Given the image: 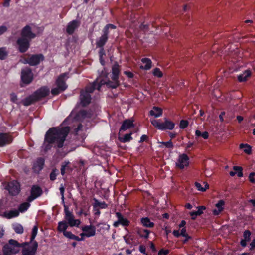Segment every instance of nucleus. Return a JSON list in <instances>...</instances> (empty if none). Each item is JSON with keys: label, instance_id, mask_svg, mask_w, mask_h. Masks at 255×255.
I'll return each mask as SVG.
<instances>
[{"label": "nucleus", "instance_id": "obj_43", "mask_svg": "<svg viewBox=\"0 0 255 255\" xmlns=\"http://www.w3.org/2000/svg\"><path fill=\"white\" fill-rule=\"evenodd\" d=\"M153 74L158 78H161L163 76V73L158 68H155L153 70Z\"/></svg>", "mask_w": 255, "mask_h": 255}, {"label": "nucleus", "instance_id": "obj_11", "mask_svg": "<svg viewBox=\"0 0 255 255\" xmlns=\"http://www.w3.org/2000/svg\"><path fill=\"white\" fill-rule=\"evenodd\" d=\"M21 79L23 84H28L33 79V74L30 69L26 68L21 71Z\"/></svg>", "mask_w": 255, "mask_h": 255}, {"label": "nucleus", "instance_id": "obj_1", "mask_svg": "<svg viewBox=\"0 0 255 255\" xmlns=\"http://www.w3.org/2000/svg\"><path fill=\"white\" fill-rule=\"evenodd\" d=\"M38 232V227L34 226L32 230L29 242L19 243L17 241L10 239L3 248V253L5 255H12L17 253L22 247L21 255H35L38 248V243L34 241Z\"/></svg>", "mask_w": 255, "mask_h": 255}, {"label": "nucleus", "instance_id": "obj_54", "mask_svg": "<svg viewBox=\"0 0 255 255\" xmlns=\"http://www.w3.org/2000/svg\"><path fill=\"white\" fill-rule=\"evenodd\" d=\"M10 98L12 102L15 103L17 100V95L15 93H11L10 95Z\"/></svg>", "mask_w": 255, "mask_h": 255}, {"label": "nucleus", "instance_id": "obj_32", "mask_svg": "<svg viewBox=\"0 0 255 255\" xmlns=\"http://www.w3.org/2000/svg\"><path fill=\"white\" fill-rule=\"evenodd\" d=\"M68 224L66 221H60L58 224L57 230L60 232H64L66 231L68 228Z\"/></svg>", "mask_w": 255, "mask_h": 255}, {"label": "nucleus", "instance_id": "obj_10", "mask_svg": "<svg viewBox=\"0 0 255 255\" xmlns=\"http://www.w3.org/2000/svg\"><path fill=\"white\" fill-rule=\"evenodd\" d=\"M42 194V189L38 185H33L30 190V195L27 199V201L31 202Z\"/></svg>", "mask_w": 255, "mask_h": 255}, {"label": "nucleus", "instance_id": "obj_9", "mask_svg": "<svg viewBox=\"0 0 255 255\" xmlns=\"http://www.w3.org/2000/svg\"><path fill=\"white\" fill-rule=\"evenodd\" d=\"M65 219L71 227H78L81 223L79 219H75L73 214L67 209L65 210Z\"/></svg>", "mask_w": 255, "mask_h": 255}, {"label": "nucleus", "instance_id": "obj_30", "mask_svg": "<svg viewBox=\"0 0 255 255\" xmlns=\"http://www.w3.org/2000/svg\"><path fill=\"white\" fill-rule=\"evenodd\" d=\"M141 222L143 226L148 228H152L154 226V223L151 222L148 217H144L141 219Z\"/></svg>", "mask_w": 255, "mask_h": 255}, {"label": "nucleus", "instance_id": "obj_38", "mask_svg": "<svg viewBox=\"0 0 255 255\" xmlns=\"http://www.w3.org/2000/svg\"><path fill=\"white\" fill-rule=\"evenodd\" d=\"M30 202H24L21 203L18 207V211L19 212H25L30 207Z\"/></svg>", "mask_w": 255, "mask_h": 255}, {"label": "nucleus", "instance_id": "obj_39", "mask_svg": "<svg viewBox=\"0 0 255 255\" xmlns=\"http://www.w3.org/2000/svg\"><path fill=\"white\" fill-rule=\"evenodd\" d=\"M132 133L126 134L123 137H119V140L123 143L129 142L132 139Z\"/></svg>", "mask_w": 255, "mask_h": 255}, {"label": "nucleus", "instance_id": "obj_49", "mask_svg": "<svg viewBox=\"0 0 255 255\" xmlns=\"http://www.w3.org/2000/svg\"><path fill=\"white\" fill-rule=\"evenodd\" d=\"M243 236H244V239L247 240L249 241L250 240L251 232L249 230H246L244 232Z\"/></svg>", "mask_w": 255, "mask_h": 255}, {"label": "nucleus", "instance_id": "obj_61", "mask_svg": "<svg viewBox=\"0 0 255 255\" xmlns=\"http://www.w3.org/2000/svg\"><path fill=\"white\" fill-rule=\"evenodd\" d=\"M59 190H60V193L62 196V197H64V190H65V189H64V187L61 185L59 188Z\"/></svg>", "mask_w": 255, "mask_h": 255}, {"label": "nucleus", "instance_id": "obj_42", "mask_svg": "<svg viewBox=\"0 0 255 255\" xmlns=\"http://www.w3.org/2000/svg\"><path fill=\"white\" fill-rule=\"evenodd\" d=\"M195 135L197 137L201 136L205 139L209 137V134L207 131L202 133L200 131L197 130L195 132Z\"/></svg>", "mask_w": 255, "mask_h": 255}, {"label": "nucleus", "instance_id": "obj_50", "mask_svg": "<svg viewBox=\"0 0 255 255\" xmlns=\"http://www.w3.org/2000/svg\"><path fill=\"white\" fill-rule=\"evenodd\" d=\"M63 235H64V236L70 239H73L75 235L70 231H66L64 233Z\"/></svg>", "mask_w": 255, "mask_h": 255}, {"label": "nucleus", "instance_id": "obj_57", "mask_svg": "<svg viewBox=\"0 0 255 255\" xmlns=\"http://www.w3.org/2000/svg\"><path fill=\"white\" fill-rule=\"evenodd\" d=\"M84 237L83 236V237H79L77 236H75L74 235L73 238V240H76V241H83L84 240Z\"/></svg>", "mask_w": 255, "mask_h": 255}, {"label": "nucleus", "instance_id": "obj_7", "mask_svg": "<svg viewBox=\"0 0 255 255\" xmlns=\"http://www.w3.org/2000/svg\"><path fill=\"white\" fill-rule=\"evenodd\" d=\"M190 159L189 156L185 153H180L176 160V167L180 169H183L189 166Z\"/></svg>", "mask_w": 255, "mask_h": 255}, {"label": "nucleus", "instance_id": "obj_4", "mask_svg": "<svg viewBox=\"0 0 255 255\" xmlns=\"http://www.w3.org/2000/svg\"><path fill=\"white\" fill-rule=\"evenodd\" d=\"M112 81L109 80H104L102 79V76L96 79L99 80L98 90H100V87L104 85H106L109 88H116L119 85V75L120 73L119 66L117 64H115L112 68Z\"/></svg>", "mask_w": 255, "mask_h": 255}, {"label": "nucleus", "instance_id": "obj_52", "mask_svg": "<svg viewBox=\"0 0 255 255\" xmlns=\"http://www.w3.org/2000/svg\"><path fill=\"white\" fill-rule=\"evenodd\" d=\"M249 180L253 183H255V173H251L249 176Z\"/></svg>", "mask_w": 255, "mask_h": 255}, {"label": "nucleus", "instance_id": "obj_58", "mask_svg": "<svg viewBox=\"0 0 255 255\" xmlns=\"http://www.w3.org/2000/svg\"><path fill=\"white\" fill-rule=\"evenodd\" d=\"M148 139V137L146 135H142L140 137V142H143Z\"/></svg>", "mask_w": 255, "mask_h": 255}, {"label": "nucleus", "instance_id": "obj_27", "mask_svg": "<svg viewBox=\"0 0 255 255\" xmlns=\"http://www.w3.org/2000/svg\"><path fill=\"white\" fill-rule=\"evenodd\" d=\"M197 208V211H193L190 213V215L191 216L192 219L193 220L195 219L198 216L203 214V211L206 209L205 207L203 206H199Z\"/></svg>", "mask_w": 255, "mask_h": 255}, {"label": "nucleus", "instance_id": "obj_48", "mask_svg": "<svg viewBox=\"0 0 255 255\" xmlns=\"http://www.w3.org/2000/svg\"><path fill=\"white\" fill-rule=\"evenodd\" d=\"M100 48L101 49L99 51L100 59V61H101V63H102V64L104 65V61L102 59V58H103V56L105 55V51H104L103 47Z\"/></svg>", "mask_w": 255, "mask_h": 255}, {"label": "nucleus", "instance_id": "obj_17", "mask_svg": "<svg viewBox=\"0 0 255 255\" xmlns=\"http://www.w3.org/2000/svg\"><path fill=\"white\" fill-rule=\"evenodd\" d=\"M13 140L12 136L8 133H0V146L2 147L9 144Z\"/></svg>", "mask_w": 255, "mask_h": 255}, {"label": "nucleus", "instance_id": "obj_14", "mask_svg": "<svg viewBox=\"0 0 255 255\" xmlns=\"http://www.w3.org/2000/svg\"><path fill=\"white\" fill-rule=\"evenodd\" d=\"M28 38H21L18 39L17 41V45H18V49L20 52L23 53L26 52L29 47V40Z\"/></svg>", "mask_w": 255, "mask_h": 255}, {"label": "nucleus", "instance_id": "obj_15", "mask_svg": "<svg viewBox=\"0 0 255 255\" xmlns=\"http://www.w3.org/2000/svg\"><path fill=\"white\" fill-rule=\"evenodd\" d=\"M44 60V56L42 54L32 55L29 58L25 60V63H28L31 66L38 65L40 61Z\"/></svg>", "mask_w": 255, "mask_h": 255}, {"label": "nucleus", "instance_id": "obj_2", "mask_svg": "<svg viewBox=\"0 0 255 255\" xmlns=\"http://www.w3.org/2000/svg\"><path fill=\"white\" fill-rule=\"evenodd\" d=\"M69 132V128L68 127L60 128H53L49 129L45 136L43 144L44 150L46 151L50 149L53 143H56L57 148L62 147Z\"/></svg>", "mask_w": 255, "mask_h": 255}, {"label": "nucleus", "instance_id": "obj_55", "mask_svg": "<svg viewBox=\"0 0 255 255\" xmlns=\"http://www.w3.org/2000/svg\"><path fill=\"white\" fill-rule=\"evenodd\" d=\"M124 73L129 78H132L134 76L133 74L130 71H125Z\"/></svg>", "mask_w": 255, "mask_h": 255}, {"label": "nucleus", "instance_id": "obj_62", "mask_svg": "<svg viewBox=\"0 0 255 255\" xmlns=\"http://www.w3.org/2000/svg\"><path fill=\"white\" fill-rule=\"evenodd\" d=\"M139 251L141 253L145 254L146 251L145 248L143 246H140L139 247Z\"/></svg>", "mask_w": 255, "mask_h": 255}, {"label": "nucleus", "instance_id": "obj_31", "mask_svg": "<svg viewBox=\"0 0 255 255\" xmlns=\"http://www.w3.org/2000/svg\"><path fill=\"white\" fill-rule=\"evenodd\" d=\"M251 72L250 70H246L242 74L238 76V79L240 82L246 81L248 78L250 77Z\"/></svg>", "mask_w": 255, "mask_h": 255}, {"label": "nucleus", "instance_id": "obj_21", "mask_svg": "<svg viewBox=\"0 0 255 255\" xmlns=\"http://www.w3.org/2000/svg\"><path fill=\"white\" fill-rule=\"evenodd\" d=\"M173 234L176 237H178L180 235L185 237L186 239L184 241V243H186L189 239H190V237L188 235V234L186 232V230L185 228H182L180 232L179 230H174L173 231Z\"/></svg>", "mask_w": 255, "mask_h": 255}, {"label": "nucleus", "instance_id": "obj_40", "mask_svg": "<svg viewBox=\"0 0 255 255\" xmlns=\"http://www.w3.org/2000/svg\"><path fill=\"white\" fill-rule=\"evenodd\" d=\"M13 228L14 231L17 234H22L24 231L23 226L18 223L14 224L13 225Z\"/></svg>", "mask_w": 255, "mask_h": 255}, {"label": "nucleus", "instance_id": "obj_56", "mask_svg": "<svg viewBox=\"0 0 255 255\" xmlns=\"http://www.w3.org/2000/svg\"><path fill=\"white\" fill-rule=\"evenodd\" d=\"M7 30V28L6 26H2L0 27V35L3 34L4 32H5Z\"/></svg>", "mask_w": 255, "mask_h": 255}, {"label": "nucleus", "instance_id": "obj_33", "mask_svg": "<svg viewBox=\"0 0 255 255\" xmlns=\"http://www.w3.org/2000/svg\"><path fill=\"white\" fill-rule=\"evenodd\" d=\"M203 184L204 185V187H203L201 184L199 182H195V185L198 191H201V192H204L207 189H209V185L206 182H203Z\"/></svg>", "mask_w": 255, "mask_h": 255}, {"label": "nucleus", "instance_id": "obj_24", "mask_svg": "<svg viewBox=\"0 0 255 255\" xmlns=\"http://www.w3.org/2000/svg\"><path fill=\"white\" fill-rule=\"evenodd\" d=\"M133 121L130 120H126L123 122L120 128V131H125L128 129L130 128L133 127Z\"/></svg>", "mask_w": 255, "mask_h": 255}, {"label": "nucleus", "instance_id": "obj_18", "mask_svg": "<svg viewBox=\"0 0 255 255\" xmlns=\"http://www.w3.org/2000/svg\"><path fill=\"white\" fill-rule=\"evenodd\" d=\"M21 36L24 38L31 39L35 37V35L31 32L30 27L27 25L22 29Z\"/></svg>", "mask_w": 255, "mask_h": 255}, {"label": "nucleus", "instance_id": "obj_34", "mask_svg": "<svg viewBox=\"0 0 255 255\" xmlns=\"http://www.w3.org/2000/svg\"><path fill=\"white\" fill-rule=\"evenodd\" d=\"M5 217L8 219H11L14 217H17L19 212L17 210H12L9 211L8 212L5 213Z\"/></svg>", "mask_w": 255, "mask_h": 255}, {"label": "nucleus", "instance_id": "obj_64", "mask_svg": "<svg viewBox=\"0 0 255 255\" xmlns=\"http://www.w3.org/2000/svg\"><path fill=\"white\" fill-rule=\"evenodd\" d=\"M250 245L252 248H255V239L253 240L251 243Z\"/></svg>", "mask_w": 255, "mask_h": 255}, {"label": "nucleus", "instance_id": "obj_53", "mask_svg": "<svg viewBox=\"0 0 255 255\" xmlns=\"http://www.w3.org/2000/svg\"><path fill=\"white\" fill-rule=\"evenodd\" d=\"M169 252L168 250H161L159 251L158 255H167Z\"/></svg>", "mask_w": 255, "mask_h": 255}, {"label": "nucleus", "instance_id": "obj_36", "mask_svg": "<svg viewBox=\"0 0 255 255\" xmlns=\"http://www.w3.org/2000/svg\"><path fill=\"white\" fill-rule=\"evenodd\" d=\"M159 146L160 148H166L169 149L173 148V144L171 140H170L167 142H159Z\"/></svg>", "mask_w": 255, "mask_h": 255}, {"label": "nucleus", "instance_id": "obj_41", "mask_svg": "<svg viewBox=\"0 0 255 255\" xmlns=\"http://www.w3.org/2000/svg\"><path fill=\"white\" fill-rule=\"evenodd\" d=\"M7 55L8 52L7 51L6 48H0V59H5L7 57Z\"/></svg>", "mask_w": 255, "mask_h": 255}, {"label": "nucleus", "instance_id": "obj_22", "mask_svg": "<svg viewBox=\"0 0 255 255\" xmlns=\"http://www.w3.org/2000/svg\"><path fill=\"white\" fill-rule=\"evenodd\" d=\"M108 35L107 32H103V34L96 41V45L97 47L100 48L103 47L108 40Z\"/></svg>", "mask_w": 255, "mask_h": 255}, {"label": "nucleus", "instance_id": "obj_25", "mask_svg": "<svg viewBox=\"0 0 255 255\" xmlns=\"http://www.w3.org/2000/svg\"><path fill=\"white\" fill-rule=\"evenodd\" d=\"M142 63L144 65H141L140 68L146 70H149L152 66V62L151 60L147 58H144L141 59Z\"/></svg>", "mask_w": 255, "mask_h": 255}, {"label": "nucleus", "instance_id": "obj_28", "mask_svg": "<svg viewBox=\"0 0 255 255\" xmlns=\"http://www.w3.org/2000/svg\"><path fill=\"white\" fill-rule=\"evenodd\" d=\"M151 116L157 118L160 117L162 114V109L157 107H154L150 111Z\"/></svg>", "mask_w": 255, "mask_h": 255}, {"label": "nucleus", "instance_id": "obj_59", "mask_svg": "<svg viewBox=\"0 0 255 255\" xmlns=\"http://www.w3.org/2000/svg\"><path fill=\"white\" fill-rule=\"evenodd\" d=\"M186 225V221L182 220L180 224L179 225V228H185V225Z\"/></svg>", "mask_w": 255, "mask_h": 255}, {"label": "nucleus", "instance_id": "obj_44", "mask_svg": "<svg viewBox=\"0 0 255 255\" xmlns=\"http://www.w3.org/2000/svg\"><path fill=\"white\" fill-rule=\"evenodd\" d=\"M58 174V170L56 169L52 170L50 174V179L51 181H54L56 179V176Z\"/></svg>", "mask_w": 255, "mask_h": 255}, {"label": "nucleus", "instance_id": "obj_23", "mask_svg": "<svg viewBox=\"0 0 255 255\" xmlns=\"http://www.w3.org/2000/svg\"><path fill=\"white\" fill-rule=\"evenodd\" d=\"M37 101L36 97L34 96V94L33 93L32 95L22 100L21 102L23 105L27 106Z\"/></svg>", "mask_w": 255, "mask_h": 255}, {"label": "nucleus", "instance_id": "obj_3", "mask_svg": "<svg viewBox=\"0 0 255 255\" xmlns=\"http://www.w3.org/2000/svg\"><path fill=\"white\" fill-rule=\"evenodd\" d=\"M99 80L96 79L93 83L87 85L84 90H82L80 95V102L77 103L76 107L81 105L85 107L88 105L91 101L90 93H92L96 89H98Z\"/></svg>", "mask_w": 255, "mask_h": 255}, {"label": "nucleus", "instance_id": "obj_29", "mask_svg": "<svg viewBox=\"0 0 255 255\" xmlns=\"http://www.w3.org/2000/svg\"><path fill=\"white\" fill-rule=\"evenodd\" d=\"M233 169L235 171L230 172V175L231 176H234L236 174H237L238 176L241 177L243 176L242 172V168L240 166H235L233 167Z\"/></svg>", "mask_w": 255, "mask_h": 255}, {"label": "nucleus", "instance_id": "obj_63", "mask_svg": "<svg viewBox=\"0 0 255 255\" xmlns=\"http://www.w3.org/2000/svg\"><path fill=\"white\" fill-rule=\"evenodd\" d=\"M225 114V112H222L220 115H219V118H220V120L221 122H223L224 121V119H223V116Z\"/></svg>", "mask_w": 255, "mask_h": 255}, {"label": "nucleus", "instance_id": "obj_47", "mask_svg": "<svg viewBox=\"0 0 255 255\" xmlns=\"http://www.w3.org/2000/svg\"><path fill=\"white\" fill-rule=\"evenodd\" d=\"M95 204L96 205L99 206L102 209L106 208L107 207V205L106 204L105 202H99L98 200H95Z\"/></svg>", "mask_w": 255, "mask_h": 255}, {"label": "nucleus", "instance_id": "obj_19", "mask_svg": "<svg viewBox=\"0 0 255 255\" xmlns=\"http://www.w3.org/2000/svg\"><path fill=\"white\" fill-rule=\"evenodd\" d=\"M79 23L78 21L74 20L69 22L66 28V32L68 34H72L75 29L79 26Z\"/></svg>", "mask_w": 255, "mask_h": 255}, {"label": "nucleus", "instance_id": "obj_20", "mask_svg": "<svg viewBox=\"0 0 255 255\" xmlns=\"http://www.w3.org/2000/svg\"><path fill=\"white\" fill-rule=\"evenodd\" d=\"M44 165V159L42 158H39L34 162L33 166V169L35 172H39L41 170Z\"/></svg>", "mask_w": 255, "mask_h": 255}, {"label": "nucleus", "instance_id": "obj_5", "mask_svg": "<svg viewBox=\"0 0 255 255\" xmlns=\"http://www.w3.org/2000/svg\"><path fill=\"white\" fill-rule=\"evenodd\" d=\"M66 76V73H63L58 76L55 82L56 87L52 88L51 91L53 96L58 95L67 88L65 79Z\"/></svg>", "mask_w": 255, "mask_h": 255}, {"label": "nucleus", "instance_id": "obj_60", "mask_svg": "<svg viewBox=\"0 0 255 255\" xmlns=\"http://www.w3.org/2000/svg\"><path fill=\"white\" fill-rule=\"evenodd\" d=\"M249 241L247 240H245V239H242L241 241V245H242V246L243 247H245L247 245V242H248Z\"/></svg>", "mask_w": 255, "mask_h": 255}, {"label": "nucleus", "instance_id": "obj_45", "mask_svg": "<svg viewBox=\"0 0 255 255\" xmlns=\"http://www.w3.org/2000/svg\"><path fill=\"white\" fill-rule=\"evenodd\" d=\"M116 26L115 25L112 24H108L106 25L105 26V27H104L103 32H107V33L108 34V33H109L108 29L109 28L116 29Z\"/></svg>", "mask_w": 255, "mask_h": 255}, {"label": "nucleus", "instance_id": "obj_6", "mask_svg": "<svg viewBox=\"0 0 255 255\" xmlns=\"http://www.w3.org/2000/svg\"><path fill=\"white\" fill-rule=\"evenodd\" d=\"M151 123L155 128L161 130H172L175 127V124L167 118L164 119V123H161L156 119L151 120Z\"/></svg>", "mask_w": 255, "mask_h": 255}, {"label": "nucleus", "instance_id": "obj_16", "mask_svg": "<svg viewBox=\"0 0 255 255\" xmlns=\"http://www.w3.org/2000/svg\"><path fill=\"white\" fill-rule=\"evenodd\" d=\"M225 202L224 200H219L215 204V208L212 211V213L215 216L219 215L225 208Z\"/></svg>", "mask_w": 255, "mask_h": 255}, {"label": "nucleus", "instance_id": "obj_13", "mask_svg": "<svg viewBox=\"0 0 255 255\" xmlns=\"http://www.w3.org/2000/svg\"><path fill=\"white\" fill-rule=\"evenodd\" d=\"M50 93L49 88L47 86H42L33 93L38 101L47 96Z\"/></svg>", "mask_w": 255, "mask_h": 255}, {"label": "nucleus", "instance_id": "obj_37", "mask_svg": "<svg viewBox=\"0 0 255 255\" xmlns=\"http://www.w3.org/2000/svg\"><path fill=\"white\" fill-rule=\"evenodd\" d=\"M239 147L240 149H243L244 152L247 154L250 155L252 153L251 147L247 144L242 143L240 145Z\"/></svg>", "mask_w": 255, "mask_h": 255}, {"label": "nucleus", "instance_id": "obj_12", "mask_svg": "<svg viewBox=\"0 0 255 255\" xmlns=\"http://www.w3.org/2000/svg\"><path fill=\"white\" fill-rule=\"evenodd\" d=\"M6 189L8 190L9 194L13 196L17 195L20 191V184L16 181H13L8 183Z\"/></svg>", "mask_w": 255, "mask_h": 255}, {"label": "nucleus", "instance_id": "obj_35", "mask_svg": "<svg viewBox=\"0 0 255 255\" xmlns=\"http://www.w3.org/2000/svg\"><path fill=\"white\" fill-rule=\"evenodd\" d=\"M149 233L150 231L147 229H139L137 230V234L142 238H148Z\"/></svg>", "mask_w": 255, "mask_h": 255}, {"label": "nucleus", "instance_id": "obj_26", "mask_svg": "<svg viewBox=\"0 0 255 255\" xmlns=\"http://www.w3.org/2000/svg\"><path fill=\"white\" fill-rule=\"evenodd\" d=\"M116 216L119 221L120 224L124 226H128L129 225V221L124 218L120 212H116Z\"/></svg>", "mask_w": 255, "mask_h": 255}, {"label": "nucleus", "instance_id": "obj_51", "mask_svg": "<svg viewBox=\"0 0 255 255\" xmlns=\"http://www.w3.org/2000/svg\"><path fill=\"white\" fill-rule=\"evenodd\" d=\"M69 164V162H65L62 165L61 168V173L62 175H64L65 173V168Z\"/></svg>", "mask_w": 255, "mask_h": 255}, {"label": "nucleus", "instance_id": "obj_46", "mask_svg": "<svg viewBox=\"0 0 255 255\" xmlns=\"http://www.w3.org/2000/svg\"><path fill=\"white\" fill-rule=\"evenodd\" d=\"M188 125V122L186 120H182L180 122L179 127L181 129L185 128Z\"/></svg>", "mask_w": 255, "mask_h": 255}, {"label": "nucleus", "instance_id": "obj_8", "mask_svg": "<svg viewBox=\"0 0 255 255\" xmlns=\"http://www.w3.org/2000/svg\"><path fill=\"white\" fill-rule=\"evenodd\" d=\"M82 233H80V237L90 238L96 235V227L92 225H84L81 227Z\"/></svg>", "mask_w": 255, "mask_h": 255}]
</instances>
